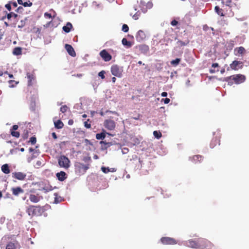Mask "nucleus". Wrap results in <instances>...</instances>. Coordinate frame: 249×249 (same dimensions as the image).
Wrapping results in <instances>:
<instances>
[{
	"label": "nucleus",
	"instance_id": "nucleus-4",
	"mask_svg": "<svg viewBox=\"0 0 249 249\" xmlns=\"http://www.w3.org/2000/svg\"><path fill=\"white\" fill-rule=\"evenodd\" d=\"M198 249H213L214 247L213 244L206 239H198Z\"/></svg>",
	"mask_w": 249,
	"mask_h": 249
},
{
	"label": "nucleus",
	"instance_id": "nucleus-47",
	"mask_svg": "<svg viewBox=\"0 0 249 249\" xmlns=\"http://www.w3.org/2000/svg\"><path fill=\"white\" fill-rule=\"evenodd\" d=\"M83 160L85 162H89L91 160L90 157H85L83 159Z\"/></svg>",
	"mask_w": 249,
	"mask_h": 249
},
{
	"label": "nucleus",
	"instance_id": "nucleus-63",
	"mask_svg": "<svg viewBox=\"0 0 249 249\" xmlns=\"http://www.w3.org/2000/svg\"><path fill=\"white\" fill-rule=\"evenodd\" d=\"M85 142L89 144H90V142L89 140H88V139H85Z\"/></svg>",
	"mask_w": 249,
	"mask_h": 249
},
{
	"label": "nucleus",
	"instance_id": "nucleus-10",
	"mask_svg": "<svg viewBox=\"0 0 249 249\" xmlns=\"http://www.w3.org/2000/svg\"><path fill=\"white\" fill-rule=\"evenodd\" d=\"M20 246L16 240L9 242L6 245L5 249H19Z\"/></svg>",
	"mask_w": 249,
	"mask_h": 249
},
{
	"label": "nucleus",
	"instance_id": "nucleus-25",
	"mask_svg": "<svg viewBox=\"0 0 249 249\" xmlns=\"http://www.w3.org/2000/svg\"><path fill=\"white\" fill-rule=\"evenodd\" d=\"M27 76L28 79V86H31L32 85V80H35V76L33 74L30 73L29 72L27 73Z\"/></svg>",
	"mask_w": 249,
	"mask_h": 249
},
{
	"label": "nucleus",
	"instance_id": "nucleus-14",
	"mask_svg": "<svg viewBox=\"0 0 249 249\" xmlns=\"http://www.w3.org/2000/svg\"><path fill=\"white\" fill-rule=\"evenodd\" d=\"M243 67V63L239 61H233L231 64H230V67L232 70H237L239 69L242 68Z\"/></svg>",
	"mask_w": 249,
	"mask_h": 249
},
{
	"label": "nucleus",
	"instance_id": "nucleus-62",
	"mask_svg": "<svg viewBox=\"0 0 249 249\" xmlns=\"http://www.w3.org/2000/svg\"><path fill=\"white\" fill-rule=\"evenodd\" d=\"M224 72H225V69H224V68H223V69H222L220 71V72H221V73H224Z\"/></svg>",
	"mask_w": 249,
	"mask_h": 249
},
{
	"label": "nucleus",
	"instance_id": "nucleus-15",
	"mask_svg": "<svg viewBox=\"0 0 249 249\" xmlns=\"http://www.w3.org/2000/svg\"><path fill=\"white\" fill-rule=\"evenodd\" d=\"M29 198L31 202L36 203L38 202L41 199H42V197L41 196H39V195L30 194L29 195Z\"/></svg>",
	"mask_w": 249,
	"mask_h": 249
},
{
	"label": "nucleus",
	"instance_id": "nucleus-37",
	"mask_svg": "<svg viewBox=\"0 0 249 249\" xmlns=\"http://www.w3.org/2000/svg\"><path fill=\"white\" fill-rule=\"evenodd\" d=\"M222 2L226 6L231 7L232 0H222Z\"/></svg>",
	"mask_w": 249,
	"mask_h": 249
},
{
	"label": "nucleus",
	"instance_id": "nucleus-41",
	"mask_svg": "<svg viewBox=\"0 0 249 249\" xmlns=\"http://www.w3.org/2000/svg\"><path fill=\"white\" fill-rule=\"evenodd\" d=\"M101 170L102 172L105 174H107L108 172H109V168L108 167H106L104 166H103L101 167Z\"/></svg>",
	"mask_w": 249,
	"mask_h": 249
},
{
	"label": "nucleus",
	"instance_id": "nucleus-55",
	"mask_svg": "<svg viewBox=\"0 0 249 249\" xmlns=\"http://www.w3.org/2000/svg\"><path fill=\"white\" fill-rule=\"evenodd\" d=\"M52 136H53V138L54 139H57V136H56V134H55V132H53V133H52Z\"/></svg>",
	"mask_w": 249,
	"mask_h": 249
},
{
	"label": "nucleus",
	"instance_id": "nucleus-3",
	"mask_svg": "<svg viewBox=\"0 0 249 249\" xmlns=\"http://www.w3.org/2000/svg\"><path fill=\"white\" fill-rule=\"evenodd\" d=\"M198 249H213L214 247L213 244L206 239H198Z\"/></svg>",
	"mask_w": 249,
	"mask_h": 249
},
{
	"label": "nucleus",
	"instance_id": "nucleus-33",
	"mask_svg": "<svg viewBox=\"0 0 249 249\" xmlns=\"http://www.w3.org/2000/svg\"><path fill=\"white\" fill-rule=\"evenodd\" d=\"M18 17V15L16 14H15L13 12H11L9 14H7V18L8 19H10L11 18H13L15 19L17 18Z\"/></svg>",
	"mask_w": 249,
	"mask_h": 249
},
{
	"label": "nucleus",
	"instance_id": "nucleus-23",
	"mask_svg": "<svg viewBox=\"0 0 249 249\" xmlns=\"http://www.w3.org/2000/svg\"><path fill=\"white\" fill-rule=\"evenodd\" d=\"M212 67L213 69H211L209 70V71L211 73H214L215 72H217L219 71V65L217 63H213L212 65Z\"/></svg>",
	"mask_w": 249,
	"mask_h": 249
},
{
	"label": "nucleus",
	"instance_id": "nucleus-32",
	"mask_svg": "<svg viewBox=\"0 0 249 249\" xmlns=\"http://www.w3.org/2000/svg\"><path fill=\"white\" fill-rule=\"evenodd\" d=\"M106 137V134L104 132L97 133L96 135V138L97 140H103Z\"/></svg>",
	"mask_w": 249,
	"mask_h": 249
},
{
	"label": "nucleus",
	"instance_id": "nucleus-38",
	"mask_svg": "<svg viewBox=\"0 0 249 249\" xmlns=\"http://www.w3.org/2000/svg\"><path fill=\"white\" fill-rule=\"evenodd\" d=\"M84 126L87 128H90L91 127L90 121L88 119L87 121L84 123Z\"/></svg>",
	"mask_w": 249,
	"mask_h": 249
},
{
	"label": "nucleus",
	"instance_id": "nucleus-46",
	"mask_svg": "<svg viewBox=\"0 0 249 249\" xmlns=\"http://www.w3.org/2000/svg\"><path fill=\"white\" fill-rule=\"evenodd\" d=\"M105 71H102L99 72L98 76L103 79L105 78Z\"/></svg>",
	"mask_w": 249,
	"mask_h": 249
},
{
	"label": "nucleus",
	"instance_id": "nucleus-57",
	"mask_svg": "<svg viewBox=\"0 0 249 249\" xmlns=\"http://www.w3.org/2000/svg\"><path fill=\"white\" fill-rule=\"evenodd\" d=\"M116 171V169L114 168H109V172H114Z\"/></svg>",
	"mask_w": 249,
	"mask_h": 249
},
{
	"label": "nucleus",
	"instance_id": "nucleus-59",
	"mask_svg": "<svg viewBox=\"0 0 249 249\" xmlns=\"http://www.w3.org/2000/svg\"><path fill=\"white\" fill-rule=\"evenodd\" d=\"M73 124V121L71 120H70L68 122V124L70 125H71Z\"/></svg>",
	"mask_w": 249,
	"mask_h": 249
},
{
	"label": "nucleus",
	"instance_id": "nucleus-51",
	"mask_svg": "<svg viewBox=\"0 0 249 249\" xmlns=\"http://www.w3.org/2000/svg\"><path fill=\"white\" fill-rule=\"evenodd\" d=\"M18 125H14L13 126L12 129H11V130H14V131H15V130H17L18 129Z\"/></svg>",
	"mask_w": 249,
	"mask_h": 249
},
{
	"label": "nucleus",
	"instance_id": "nucleus-36",
	"mask_svg": "<svg viewBox=\"0 0 249 249\" xmlns=\"http://www.w3.org/2000/svg\"><path fill=\"white\" fill-rule=\"evenodd\" d=\"M189 43V41L187 40L186 42H184L181 40H178L177 42V44L179 46H184L187 45Z\"/></svg>",
	"mask_w": 249,
	"mask_h": 249
},
{
	"label": "nucleus",
	"instance_id": "nucleus-45",
	"mask_svg": "<svg viewBox=\"0 0 249 249\" xmlns=\"http://www.w3.org/2000/svg\"><path fill=\"white\" fill-rule=\"evenodd\" d=\"M36 138L35 136L32 137L29 141V142H30L32 144H35L36 143Z\"/></svg>",
	"mask_w": 249,
	"mask_h": 249
},
{
	"label": "nucleus",
	"instance_id": "nucleus-9",
	"mask_svg": "<svg viewBox=\"0 0 249 249\" xmlns=\"http://www.w3.org/2000/svg\"><path fill=\"white\" fill-rule=\"evenodd\" d=\"M75 169L79 173H84L89 168V164L85 165L80 162H76L75 164Z\"/></svg>",
	"mask_w": 249,
	"mask_h": 249
},
{
	"label": "nucleus",
	"instance_id": "nucleus-48",
	"mask_svg": "<svg viewBox=\"0 0 249 249\" xmlns=\"http://www.w3.org/2000/svg\"><path fill=\"white\" fill-rule=\"evenodd\" d=\"M44 16H45V18H51L52 17L51 14H50V13H48L47 12H46L44 14Z\"/></svg>",
	"mask_w": 249,
	"mask_h": 249
},
{
	"label": "nucleus",
	"instance_id": "nucleus-50",
	"mask_svg": "<svg viewBox=\"0 0 249 249\" xmlns=\"http://www.w3.org/2000/svg\"><path fill=\"white\" fill-rule=\"evenodd\" d=\"M162 100L164 101V103L165 104H168L170 102V99L167 98H166L165 99H162Z\"/></svg>",
	"mask_w": 249,
	"mask_h": 249
},
{
	"label": "nucleus",
	"instance_id": "nucleus-16",
	"mask_svg": "<svg viewBox=\"0 0 249 249\" xmlns=\"http://www.w3.org/2000/svg\"><path fill=\"white\" fill-rule=\"evenodd\" d=\"M136 38L139 42L143 41L146 38L144 32L142 30H139L136 36Z\"/></svg>",
	"mask_w": 249,
	"mask_h": 249
},
{
	"label": "nucleus",
	"instance_id": "nucleus-39",
	"mask_svg": "<svg viewBox=\"0 0 249 249\" xmlns=\"http://www.w3.org/2000/svg\"><path fill=\"white\" fill-rule=\"evenodd\" d=\"M11 134L12 136L16 138H18L19 137V133L14 130H11Z\"/></svg>",
	"mask_w": 249,
	"mask_h": 249
},
{
	"label": "nucleus",
	"instance_id": "nucleus-35",
	"mask_svg": "<svg viewBox=\"0 0 249 249\" xmlns=\"http://www.w3.org/2000/svg\"><path fill=\"white\" fill-rule=\"evenodd\" d=\"M153 135L154 137L157 138L158 139L160 138L162 136L161 132L157 131H154L153 132Z\"/></svg>",
	"mask_w": 249,
	"mask_h": 249
},
{
	"label": "nucleus",
	"instance_id": "nucleus-6",
	"mask_svg": "<svg viewBox=\"0 0 249 249\" xmlns=\"http://www.w3.org/2000/svg\"><path fill=\"white\" fill-rule=\"evenodd\" d=\"M123 71V67H120L117 65H113L111 67V72L115 76L121 77Z\"/></svg>",
	"mask_w": 249,
	"mask_h": 249
},
{
	"label": "nucleus",
	"instance_id": "nucleus-31",
	"mask_svg": "<svg viewBox=\"0 0 249 249\" xmlns=\"http://www.w3.org/2000/svg\"><path fill=\"white\" fill-rule=\"evenodd\" d=\"M122 42L124 45L126 46L127 47H130L132 45L130 41H127L125 38H123Z\"/></svg>",
	"mask_w": 249,
	"mask_h": 249
},
{
	"label": "nucleus",
	"instance_id": "nucleus-42",
	"mask_svg": "<svg viewBox=\"0 0 249 249\" xmlns=\"http://www.w3.org/2000/svg\"><path fill=\"white\" fill-rule=\"evenodd\" d=\"M33 3L32 2H31L30 0H28V1L24 2L23 3V5L24 7H30L32 5Z\"/></svg>",
	"mask_w": 249,
	"mask_h": 249
},
{
	"label": "nucleus",
	"instance_id": "nucleus-18",
	"mask_svg": "<svg viewBox=\"0 0 249 249\" xmlns=\"http://www.w3.org/2000/svg\"><path fill=\"white\" fill-rule=\"evenodd\" d=\"M11 191L13 195L16 196L24 193V190L20 187H13L11 189Z\"/></svg>",
	"mask_w": 249,
	"mask_h": 249
},
{
	"label": "nucleus",
	"instance_id": "nucleus-2",
	"mask_svg": "<svg viewBox=\"0 0 249 249\" xmlns=\"http://www.w3.org/2000/svg\"><path fill=\"white\" fill-rule=\"evenodd\" d=\"M246 77L242 74H235L233 75L225 78V81L229 82V84L232 85V82L231 81H233L234 83L236 84H241L245 81Z\"/></svg>",
	"mask_w": 249,
	"mask_h": 249
},
{
	"label": "nucleus",
	"instance_id": "nucleus-27",
	"mask_svg": "<svg viewBox=\"0 0 249 249\" xmlns=\"http://www.w3.org/2000/svg\"><path fill=\"white\" fill-rule=\"evenodd\" d=\"M1 170L4 173L6 174H9L10 172L9 166L7 164H5L2 165Z\"/></svg>",
	"mask_w": 249,
	"mask_h": 249
},
{
	"label": "nucleus",
	"instance_id": "nucleus-54",
	"mask_svg": "<svg viewBox=\"0 0 249 249\" xmlns=\"http://www.w3.org/2000/svg\"><path fill=\"white\" fill-rule=\"evenodd\" d=\"M24 26V22L22 20L21 21V24L18 25V28H22Z\"/></svg>",
	"mask_w": 249,
	"mask_h": 249
},
{
	"label": "nucleus",
	"instance_id": "nucleus-5",
	"mask_svg": "<svg viewBox=\"0 0 249 249\" xmlns=\"http://www.w3.org/2000/svg\"><path fill=\"white\" fill-rule=\"evenodd\" d=\"M58 162L61 167L68 169L70 167V161L65 156H61L58 160Z\"/></svg>",
	"mask_w": 249,
	"mask_h": 249
},
{
	"label": "nucleus",
	"instance_id": "nucleus-28",
	"mask_svg": "<svg viewBox=\"0 0 249 249\" xmlns=\"http://www.w3.org/2000/svg\"><path fill=\"white\" fill-rule=\"evenodd\" d=\"M13 54L15 55H19L22 54V49L19 47L15 48L13 51Z\"/></svg>",
	"mask_w": 249,
	"mask_h": 249
},
{
	"label": "nucleus",
	"instance_id": "nucleus-60",
	"mask_svg": "<svg viewBox=\"0 0 249 249\" xmlns=\"http://www.w3.org/2000/svg\"><path fill=\"white\" fill-rule=\"evenodd\" d=\"M116 78L115 77H113L112 78V81L113 83H114L116 82Z\"/></svg>",
	"mask_w": 249,
	"mask_h": 249
},
{
	"label": "nucleus",
	"instance_id": "nucleus-30",
	"mask_svg": "<svg viewBox=\"0 0 249 249\" xmlns=\"http://www.w3.org/2000/svg\"><path fill=\"white\" fill-rule=\"evenodd\" d=\"M216 13L220 16H224L223 14V10L222 9L220 8L218 6H216L214 8Z\"/></svg>",
	"mask_w": 249,
	"mask_h": 249
},
{
	"label": "nucleus",
	"instance_id": "nucleus-56",
	"mask_svg": "<svg viewBox=\"0 0 249 249\" xmlns=\"http://www.w3.org/2000/svg\"><path fill=\"white\" fill-rule=\"evenodd\" d=\"M161 95L162 97H166L167 96V93L166 92H163L161 93Z\"/></svg>",
	"mask_w": 249,
	"mask_h": 249
},
{
	"label": "nucleus",
	"instance_id": "nucleus-21",
	"mask_svg": "<svg viewBox=\"0 0 249 249\" xmlns=\"http://www.w3.org/2000/svg\"><path fill=\"white\" fill-rule=\"evenodd\" d=\"M220 139L219 137H215L212 140L210 143V147L212 148H214L216 145H220Z\"/></svg>",
	"mask_w": 249,
	"mask_h": 249
},
{
	"label": "nucleus",
	"instance_id": "nucleus-24",
	"mask_svg": "<svg viewBox=\"0 0 249 249\" xmlns=\"http://www.w3.org/2000/svg\"><path fill=\"white\" fill-rule=\"evenodd\" d=\"M235 54V55L242 54L244 53L246 50L243 47H240L238 48H236L234 49Z\"/></svg>",
	"mask_w": 249,
	"mask_h": 249
},
{
	"label": "nucleus",
	"instance_id": "nucleus-12",
	"mask_svg": "<svg viewBox=\"0 0 249 249\" xmlns=\"http://www.w3.org/2000/svg\"><path fill=\"white\" fill-rule=\"evenodd\" d=\"M100 55L105 61H109L112 59L111 55L106 50L101 51Z\"/></svg>",
	"mask_w": 249,
	"mask_h": 249
},
{
	"label": "nucleus",
	"instance_id": "nucleus-1",
	"mask_svg": "<svg viewBox=\"0 0 249 249\" xmlns=\"http://www.w3.org/2000/svg\"><path fill=\"white\" fill-rule=\"evenodd\" d=\"M45 206L31 205L27 207L26 212L28 213V215L33 217L41 216L45 213Z\"/></svg>",
	"mask_w": 249,
	"mask_h": 249
},
{
	"label": "nucleus",
	"instance_id": "nucleus-34",
	"mask_svg": "<svg viewBox=\"0 0 249 249\" xmlns=\"http://www.w3.org/2000/svg\"><path fill=\"white\" fill-rule=\"evenodd\" d=\"M181 59L180 58H176L175 60H173L171 61V64L174 66H177L180 62Z\"/></svg>",
	"mask_w": 249,
	"mask_h": 249
},
{
	"label": "nucleus",
	"instance_id": "nucleus-29",
	"mask_svg": "<svg viewBox=\"0 0 249 249\" xmlns=\"http://www.w3.org/2000/svg\"><path fill=\"white\" fill-rule=\"evenodd\" d=\"M54 124L55 127L57 129H61L64 126L63 122L60 120H58L57 121L55 122Z\"/></svg>",
	"mask_w": 249,
	"mask_h": 249
},
{
	"label": "nucleus",
	"instance_id": "nucleus-11",
	"mask_svg": "<svg viewBox=\"0 0 249 249\" xmlns=\"http://www.w3.org/2000/svg\"><path fill=\"white\" fill-rule=\"evenodd\" d=\"M12 177L19 180H23L26 177V174L23 172H15L12 173Z\"/></svg>",
	"mask_w": 249,
	"mask_h": 249
},
{
	"label": "nucleus",
	"instance_id": "nucleus-40",
	"mask_svg": "<svg viewBox=\"0 0 249 249\" xmlns=\"http://www.w3.org/2000/svg\"><path fill=\"white\" fill-rule=\"evenodd\" d=\"M101 143H103L105 145V148H107L108 147H110L111 145H112V143L110 142H106L104 141H101L100 142Z\"/></svg>",
	"mask_w": 249,
	"mask_h": 249
},
{
	"label": "nucleus",
	"instance_id": "nucleus-17",
	"mask_svg": "<svg viewBox=\"0 0 249 249\" xmlns=\"http://www.w3.org/2000/svg\"><path fill=\"white\" fill-rule=\"evenodd\" d=\"M65 48L69 55L72 57L76 56V53L71 45L67 44L65 45Z\"/></svg>",
	"mask_w": 249,
	"mask_h": 249
},
{
	"label": "nucleus",
	"instance_id": "nucleus-44",
	"mask_svg": "<svg viewBox=\"0 0 249 249\" xmlns=\"http://www.w3.org/2000/svg\"><path fill=\"white\" fill-rule=\"evenodd\" d=\"M68 108L66 105L63 106L60 108V111L62 113H65L67 111Z\"/></svg>",
	"mask_w": 249,
	"mask_h": 249
},
{
	"label": "nucleus",
	"instance_id": "nucleus-61",
	"mask_svg": "<svg viewBox=\"0 0 249 249\" xmlns=\"http://www.w3.org/2000/svg\"><path fill=\"white\" fill-rule=\"evenodd\" d=\"M29 150L30 152H32L34 151V149L33 148H30Z\"/></svg>",
	"mask_w": 249,
	"mask_h": 249
},
{
	"label": "nucleus",
	"instance_id": "nucleus-19",
	"mask_svg": "<svg viewBox=\"0 0 249 249\" xmlns=\"http://www.w3.org/2000/svg\"><path fill=\"white\" fill-rule=\"evenodd\" d=\"M189 159L194 163H196L198 162H201L203 160V157L201 155H197L190 157Z\"/></svg>",
	"mask_w": 249,
	"mask_h": 249
},
{
	"label": "nucleus",
	"instance_id": "nucleus-20",
	"mask_svg": "<svg viewBox=\"0 0 249 249\" xmlns=\"http://www.w3.org/2000/svg\"><path fill=\"white\" fill-rule=\"evenodd\" d=\"M139 51L143 54H146L149 51V48L148 45L145 44L140 45L138 47Z\"/></svg>",
	"mask_w": 249,
	"mask_h": 249
},
{
	"label": "nucleus",
	"instance_id": "nucleus-49",
	"mask_svg": "<svg viewBox=\"0 0 249 249\" xmlns=\"http://www.w3.org/2000/svg\"><path fill=\"white\" fill-rule=\"evenodd\" d=\"M171 24L172 26H175L178 24V21L174 19L171 21Z\"/></svg>",
	"mask_w": 249,
	"mask_h": 249
},
{
	"label": "nucleus",
	"instance_id": "nucleus-53",
	"mask_svg": "<svg viewBox=\"0 0 249 249\" xmlns=\"http://www.w3.org/2000/svg\"><path fill=\"white\" fill-rule=\"evenodd\" d=\"M4 73V74H8V76H9V77L10 78H13V77H14V76H13V74H9L7 71H5Z\"/></svg>",
	"mask_w": 249,
	"mask_h": 249
},
{
	"label": "nucleus",
	"instance_id": "nucleus-43",
	"mask_svg": "<svg viewBox=\"0 0 249 249\" xmlns=\"http://www.w3.org/2000/svg\"><path fill=\"white\" fill-rule=\"evenodd\" d=\"M129 30V27L126 24H124L122 26V31L126 33Z\"/></svg>",
	"mask_w": 249,
	"mask_h": 249
},
{
	"label": "nucleus",
	"instance_id": "nucleus-7",
	"mask_svg": "<svg viewBox=\"0 0 249 249\" xmlns=\"http://www.w3.org/2000/svg\"><path fill=\"white\" fill-rule=\"evenodd\" d=\"M104 126L108 130H113L116 127V123L110 119H107L104 122Z\"/></svg>",
	"mask_w": 249,
	"mask_h": 249
},
{
	"label": "nucleus",
	"instance_id": "nucleus-22",
	"mask_svg": "<svg viewBox=\"0 0 249 249\" xmlns=\"http://www.w3.org/2000/svg\"><path fill=\"white\" fill-rule=\"evenodd\" d=\"M66 174L64 171H61L59 173H57L56 175L58 179L60 181H64L66 178Z\"/></svg>",
	"mask_w": 249,
	"mask_h": 249
},
{
	"label": "nucleus",
	"instance_id": "nucleus-58",
	"mask_svg": "<svg viewBox=\"0 0 249 249\" xmlns=\"http://www.w3.org/2000/svg\"><path fill=\"white\" fill-rule=\"evenodd\" d=\"M19 4L23 5V2L22 0H18Z\"/></svg>",
	"mask_w": 249,
	"mask_h": 249
},
{
	"label": "nucleus",
	"instance_id": "nucleus-64",
	"mask_svg": "<svg viewBox=\"0 0 249 249\" xmlns=\"http://www.w3.org/2000/svg\"><path fill=\"white\" fill-rule=\"evenodd\" d=\"M27 134H25L24 136H23V138L24 139H27Z\"/></svg>",
	"mask_w": 249,
	"mask_h": 249
},
{
	"label": "nucleus",
	"instance_id": "nucleus-52",
	"mask_svg": "<svg viewBox=\"0 0 249 249\" xmlns=\"http://www.w3.org/2000/svg\"><path fill=\"white\" fill-rule=\"evenodd\" d=\"M5 6L9 11H10L11 10V6L10 4H6Z\"/></svg>",
	"mask_w": 249,
	"mask_h": 249
},
{
	"label": "nucleus",
	"instance_id": "nucleus-8",
	"mask_svg": "<svg viewBox=\"0 0 249 249\" xmlns=\"http://www.w3.org/2000/svg\"><path fill=\"white\" fill-rule=\"evenodd\" d=\"M160 242L164 245H176L178 241L175 239L170 237H163L160 239Z\"/></svg>",
	"mask_w": 249,
	"mask_h": 249
},
{
	"label": "nucleus",
	"instance_id": "nucleus-26",
	"mask_svg": "<svg viewBox=\"0 0 249 249\" xmlns=\"http://www.w3.org/2000/svg\"><path fill=\"white\" fill-rule=\"evenodd\" d=\"M72 28V24L70 22H68L65 26H63V30L66 33H69Z\"/></svg>",
	"mask_w": 249,
	"mask_h": 249
},
{
	"label": "nucleus",
	"instance_id": "nucleus-13",
	"mask_svg": "<svg viewBox=\"0 0 249 249\" xmlns=\"http://www.w3.org/2000/svg\"><path fill=\"white\" fill-rule=\"evenodd\" d=\"M185 245L190 248L198 249V239L197 241L192 239L189 240L185 242Z\"/></svg>",
	"mask_w": 249,
	"mask_h": 249
}]
</instances>
